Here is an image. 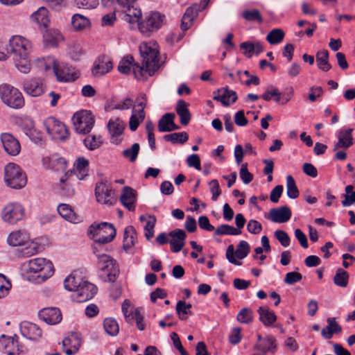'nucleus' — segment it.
<instances>
[{"label":"nucleus","mask_w":355,"mask_h":355,"mask_svg":"<svg viewBox=\"0 0 355 355\" xmlns=\"http://www.w3.org/2000/svg\"><path fill=\"white\" fill-rule=\"evenodd\" d=\"M28 272L36 283H42L54 273L52 262L45 258L37 257L28 261Z\"/></svg>","instance_id":"1"},{"label":"nucleus","mask_w":355,"mask_h":355,"mask_svg":"<svg viewBox=\"0 0 355 355\" xmlns=\"http://www.w3.org/2000/svg\"><path fill=\"white\" fill-rule=\"evenodd\" d=\"M87 232L89 234L92 235V239L95 242L101 244L111 242L116 236L114 225L106 222L91 225Z\"/></svg>","instance_id":"2"},{"label":"nucleus","mask_w":355,"mask_h":355,"mask_svg":"<svg viewBox=\"0 0 355 355\" xmlns=\"http://www.w3.org/2000/svg\"><path fill=\"white\" fill-rule=\"evenodd\" d=\"M4 173L5 182L11 189H19L26 184V176L18 165L14 163L8 164Z\"/></svg>","instance_id":"3"},{"label":"nucleus","mask_w":355,"mask_h":355,"mask_svg":"<svg viewBox=\"0 0 355 355\" xmlns=\"http://www.w3.org/2000/svg\"><path fill=\"white\" fill-rule=\"evenodd\" d=\"M140 53L142 57L143 64L145 65V71L151 76L159 69V51L155 46L148 44H144L140 46Z\"/></svg>","instance_id":"4"},{"label":"nucleus","mask_w":355,"mask_h":355,"mask_svg":"<svg viewBox=\"0 0 355 355\" xmlns=\"http://www.w3.org/2000/svg\"><path fill=\"white\" fill-rule=\"evenodd\" d=\"M165 16L159 12L146 13L144 19L138 23V28L142 34L150 36L152 33L161 28Z\"/></svg>","instance_id":"5"},{"label":"nucleus","mask_w":355,"mask_h":355,"mask_svg":"<svg viewBox=\"0 0 355 355\" xmlns=\"http://www.w3.org/2000/svg\"><path fill=\"white\" fill-rule=\"evenodd\" d=\"M0 96L2 101L13 109L21 108L24 105V99L21 93L9 85L0 86Z\"/></svg>","instance_id":"6"},{"label":"nucleus","mask_w":355,"mask_h":355,"mask_svg":"<svg viewBox=\"0 0 355 355\" xmlns=\"http://www.w3.org/2000/svg\"><path fill=\"white\" fill-rule=\"evenodd\" d=\"M97 258L99 268L107 275L105 281L114 282L119 273L116 261L105 254H98Z\"/></svg>","instance_id":"7"},{"label":"nucleus","mask_w":355,"mask_h":355,"mask_svg":"<svg viewBox=\"0 0 355 355\" xmlns=\"http://www.w3.org/2000/svg\"><path fill=\"white\" fill-rule=\"evenodd\" d=\"M72 119L76 130L80 134L89 133L94 123L92 113L87 110L76 112Z\"/></svg>","instance_id":"8"},{"label":"nucleus","mask_w":355,"mask_h":355,"mask_svg":"<svg viewBox=\"0 0 355 355\" xmlns=\"http://www.w3.org/2000/svg\"><path fill=\"white\" fill-rule=\"evenodd\" d=\"M9 46L14 58L28 56L32 49L31 43L20 35L12 36L9 41Z\"/></svg>","instance_id":"9"},{"label":"nucleus","mask_w":355,"mask_h":355,"mask_svg":"<svg viewBox=\"0 0 355 355\" xmlns=\"http://www.w3.org/2000/svg\"><path fill=\"white\" fill-rule=\"evenodd\" d=\"M24 215L23 207L17 202H10L3 209L1 217L4 222L15 224L22 219Z\"/></svg>","instance_id":"10"},{"label":"nucleus","mask_w":355,"mask_h":355,"mask_svg":"<svg viewBox=\"0 0 355 355\" xmlns=\"http://www.w3.org/2000/svg\"><path fill=\"white\" fill-rule=\"evenodd\" d=\"M77 182L78 180L74 178L73 171H67L57 184L59 194L64 197L73 196L75 194L74 184Z\"/></svg>","instance_id":"11"},{"label":"nucleus","mask_w":355,"mask_h":355,"mask_svg":"<svg viewBox=\"0 0 355 355\" xmlns=\"http://www.w3.org/2000/svg\"><path fill=\"white\" fill-rule=\"evenodd\" d=\"M97 293V287L87 281L79 283L78 288L75 289L72 297L77 302H84L91 300Z\"/></svg>","instance_id":"12"},{"label":"nucleus","mask_w":355,"mask_h":355,"mask_svg":"<svg viewBox=\"0 0 355 355\" xmlns=\"http://www.w3.org/2000/svg\"><path fill=\"white\" fill-rule=\"evenodd\" d=\"M44 125L49 135L57 139H65L69 132L65 125L55 117H49L44 122Z\"/></svg>","instance_id":"13"},{"label":"nucleus","mask_w":355,"mask_h":355,"mask_svg":"<svg viewBox=\"0 0 355 355\" xmlns=\"http://www.w3.org/2000/svg\"><path fill=\"white\" fill-rule=\"evenodd\" d=\"M136 0H119V5L125 14V20L130 24L140 21L142 13L140 8L135 6Z\"/></svg>","instance_id":"14"},{"label":"nucleus","mask_w":355,"mask_h":355,"mask_svg":"<svg viewBox=\"0 0 355 355\" xmlns=\"http://www.w3.org/2000/svg\"><path fill=\"white\" fill-rule=\"evenodd\" d=\"M95 195L97 201L103 205L112 206L116 201L110 187L102 182L96 186Z\"/></svg>","instance_id":"15"},{"label":"nucleus","mask_w":355,"mask_h":355,"mask_svg":"<svg viewBox=\"0 0 355 355\" xmlns=\"http://www.w3.org/2000/svg\"><path fill=\"white\" fill-rule=\"evenodd\" d=\"M39 318L48 324L54 325L62 320V314L58 308L48 307L40 310L38 313Z\"/></svg>","instance_id":"16"},{"label":"nucleus","mask_w":355,"mask_h":355,"mask_svg":"<svg viewBox=\"0 0 355 355\" xmlns=\"http://www.w3.org/2000/svg\"><path fill=\"white\" fill-rule=\"evenodd\" d=\"M1 140L5 151L8 155L15 156L19 153L21 150L20 144L11 134H2Z\"/></svg>","instance_id":"17"},{"label":"nucleus","mask_w":355,"mask_h":355,"mask_svg":"<svg viewBox=\"0 0 355 355\" xmlns=\"http://www.w3.org/2000/svg\"><path fill=\"white\" fill-rule=\"evenodd\" d=\"M168 236L172 237L169 241L171 251L175 253L181 251L185 245L186 232L181 229H175L170 232Z\"/></svg>","instance_id":"18"},{"label":"nucleus","mask_w":355,"mask_h":355,"mask_svg":"<svg viewBox=\"0 0 355 355\" xmlns=\"http://www.w3.org/2000/svg\"><path fill=\"white\" fill-rule=\"evenodd\" d=\"M291 211L287 206L272 208L269 211L268 218L274 223H286L291 217Z\"/></svg>","instance_id":"19"},{"label":"nucleus","mask_w":355,"mask_h":355,"mask_svg":"<svg viewBox=\"0 0 355 355\" xmlns=\"http://www.w3.org/2000/svg\"><path fill=\"white\" fill-rule=\"evenodd\" d=\"M214 100L220 101L224 106H229L231 103L236 102L237 94L236 92L227 88L218 89L214 92Z\"/></svg>","instance_id":"20"},{"label":"nucleus","mask_w":355,"mask_h":355,"mask_svg":"<svg viewBox=\"0 0 355 355\" xmlns=\"http://www.w3.org/2000/svg\"><path fill=\"white\" fill-rule=\"evenodd\" d=\"M52 67L55 75L57 77V80L60 82H69L75 80L78 78L77 73H71L69 67H63L60 69L58 62L56 60L52 61Z\"/></svg>","instance_id":"21"},{"label":"nucleus","mask_w":355,"mask_h":355,"mask_svg":"<svg viewBox=\"0 0 355 355\" xmlns=\"http://www.w3.org/2000/svg\"><path fill=\"white\" fill-rule=\"evenodd\" d=\"M198 7L197 3H194L186 10L181 22V29L183 31H187L192 26L193 21L197 18L199 12L201 11L200 8Z\"/></svg>","instance_id":"22"},{"label":"nucleus","mask_w":355,"mask_h":355,"mask_svg":"<svg viewBox=\"0 0 355 355\" xmlns=\"http://www.w3.org/2000/svg\"><path fill=\"white\" fill-rule=\"evenodd\" d=\"M352 128L340 130L338 135V141L335 144L333 150L337 151L339 148L347 149L353 144Z\"/></svg>","instance_id":"23"},{"label":"nucleus","mask_w":355,"mask_h":355,"mask_svg":"<svg viewBox=\"0 0 355 355\" xmlns=\"http://www.w3.org/2000/svg\"><path fill=\"white\" fill-rule=\"evenodd\" d=\"M137 200L136 191L130 187H124L122 189V194L120 197L121 204L129 211H134L135 202Z\"/></svg>","instance_id":"24"},{"label":"nucleus","mask_w":355,"mask_h":355,"mask_svg":"<svg viewBox=\"0 0 355 355\" xmlns=\"http://www.w3.org/2000/svg\"><path fill=\"white\" fill-rule=\"evenodd\" d=\"M125 123L119 118L114 120L110 119L107 123V129L110 134L112 137V143L119 144L121 142V139H119L117 137L122 135L125 128Z\"/></svg>","instance_id":"25"},{"label":"nucleus","mask_w":355,"mask_h":355,"mask_svg":"<svg viewBox=\"0 0 355 355\" xmlns=\"http://www.w3.org/2000/svg\"><path fill=\"white\" fill-rule=\"evenodd\" d=\"M24 90L27 94L33 97L39 96L44 92L43 80L35 78L26 81L24 84Z\"/></svg>","instance_id":"26"},{"label":"nucleus","mask_w":355,"mask_h":355,"mask_svg":"<svg viewBox=\"0 0 355 355\" xmlns=\"http://www.w3.org/2000/svg\"><path fill=\"white\" fill-rule=\"evenodd\" d=\"M62 345L63 347L69 346V348L66 349L64 352L67 355H72L79 350L81 346V338L78 334L72 332L69 337L62 340Z\"/></svg>","instance_id":"27"},{"label":"nucleus","mask_w":355,"mask_h":355,"mask_svg":"<svg viewBox=\"0 0 355 355\" xmlns=\"http://www.w3.org/2000/svg\"><path fill=\"white\" fill-rule=\"evenodd\" d=\"M175 115L174 113L164 114L158 121V130L159 132H171L178 130L179 126L174 123Z\"/></svg>","instance_id":"28"},{"label":"nucleus","mask_w":355,"mask_h":355,"mask_svg":"<svg viewBox=\"0 0 355 355\" xmlns=\"http://www.w3.org/2000/svg\"><path fill=\"white\" fill-rule=\"evenodd\" d=\"M28 234L22 230H17L11 232L8 239L7 242L9 245L17 247L26 245L29 241Z\"/></svg>","instance_id":"29"},{"label":"nucleus","mask_w":355,"mask_h":355,"mask_svg":"<svg viewBox=\"0 0 355 355\" xmlns=\"http://www.w3.org/2000/svg\"><path fill=\"white\" fill-rule=\"evenodd\" d=\"M21 332L29 340H37L42 336V329L32 322H24L21 327Z\"/></svg>","instance_id":"30"},{"label":"nucleus","mask_w":355,"mask_h":355,"mask_svg":"<svg viewBox=\"0 0 355 355\" xmlns=\"http://www.w3.org/2000/svg\"><path fill=\"white\" fill-rule=\"evenodd\" d=\"M254 349L266 354L268 352L274 354L277 349L276 339L272 336H266L261 343H256Z\"/></svg>","instance_id":"31"},{"label":"nucleus","mask_w":355,"mask_h":355,"mask_svg":"<svg viewBox=\"0 0 355 355\" xmlns=\"http://www.w3.org/2000/svg\"><path fill=\"white\" fill-rule=\"evenodd\" d=\"M45 29V31L43 33L44 46L46 47L56 46L58 42L62 40V35L56 29Z\"/></svg>","instance_id":"32"},{"label":"nucleus","mask_w":355,"mask_h":355,"mask_svg":"<svg viewBox=\"0 0 355 355\" xmlns=\"http://www.w3.org/2000/svg\"><path fill=\"white\" fill-rule=\"evenodd\" d=\"M89 161L84 157H78L72 171L74 173V178L78 180H83L87 175Z\"/></svg>","instance_id":"33"},{"label":"nucleus","mask_w":355,"mask_h":355,"mask_svg":"<svg viewBox=\"0 0 355 355\" xmlns=\"http://www.w3.org/2000/svg\"><path fill=\"white\" fill-rule=\"evenodd\" d=\"M189 104L184 100L178 101L175 108L178 115L180 116V123L187 125L191 120V114L188 109Z\"/></svg>","instance_id":"34"},{"label":"nucleus","mask_w":355,"mask_h":355,"mask_svg":"<svg viewBox=\"0 0 355 355\" xmlns=\"http://www.w3.org/2000/svg\"><path fill=\"white\" fill-rule=\"evenodd\" d=\"M257 312L259 315V320L266 327L271 326L277 320L276 315L273 311H270L268 306H260Z\"/></svg>","instance_id":"35"},{"label":"nucleus","mask_w":355,"mask_h":355,"mask_svg":"<svg viewBox=\"0 0 355 355\" xmlns=\"http://www.w3.org/2000/svg\"><path fill=\"white\" fill-rule=\"evenodd\" d=\"M136 240V231L132 226H128L124 231L123 248L125 251L129 250Z\"/></svg>","instance_id":"36"},{"label":"nucleus","mask_w":355,"mask_h":355,"mask_svg":"<svg viewBox=\"0 0 355 355\" xmlns=\"http://www.w3.org/2000/svg\"><path fill=\"white\" fill-rule=\"evenodd\" d=\"M58 212L64 219L72 223H77L78 217L73 211L71 207L67 204H60L58 207Z\"/></svg>","instance_id":"37"},{"label":"nucleus","mask_w":355,"mask_h":355,"mask_svg":"<svg viewBox=\"0 0 355 355\" xmlns=\"http://www.w3.org/2000/svg\"><path fill=\"white\" fill-rule=\"evenodd\" d=\"M329 52L327 50H322L318 51L316 53V63L318 67L323 71H328L331 69V65L329 62Z\"/></svg>","instance_id":"38"},{"label":"nucleus","mask_w":355,"mask_h":355,"mask_svg":"<svg viewBox=\"0 0 355 355\" xmlns=\"http://www.w3.org/2000/svg\"><path fill=\"white\" fill-rule=\"evenodd\" d=\"M48 13L49 11L46 8L40 7L36 12L31 15V18L33 21L43 26L44 28H46L49 21Z\"/></svg>","instance_id":"39"},{"label":"nucleus","mask_w":355,"mask_h":355,"mask_svg":"<svg viewBox=\"0 0 355 355\" xmlns=\"http://www.w3.org/2000/svg\"><path fill=\"white\" fill-rule=\"evenodd\" d=\"M71 24L76 31H83L91 25L89 19L80 14H75L71 19Z\"/></svg>","instance_id":"40"},{"label":"nucleus","mask_w":355,"mask_h":355,"mask_svg":"<svg viewBox=\"0 0 355 355\" xmlns=\"http://www.w3.org/2000/svg\"><path fill=\"white\" fill-rule=\"evenodd\" d=\"M191 304H187L182 300H180L177 302L175 310L181 320H186L187 315H191L193 314L191 311Z\"/></svg>","instance_id":"41"},{"label":"nucleus","mask_w":355,"mask_h":355,"mask_svg":"<svg viewBox=\"0 0 355 355\" xmlns=\"http://www.w3.org/2000/svg\"><path fill=\"white\" fill-rule=\"evenodd\" d=\"M242 17L247 21H257L258 24L263 22V17L260 11L257 9L245 10L242 14Z\"/></svg>","instance_id":"42"},{"label":"nucleus","mask_w":355,"mask_h":355,"mask_svg":"<svg viewBox=\"0 0 355 355\" xmlns=\"http://www.w3.org/2000/svg\"><path fill=\"white\" fill-rule=\"evenodd\" d=\"M112 69V62L107 61L105 62L95 63L92 68V74L95 76H101L109 72Z\"/></svg>","instance_id":"43"},{"label":"nucleus","mask_w":355,"mask_h":355,"mask_svg":"<svg viewBox=\"0 0 355 355\" xmlns=\"http://www.w3.org/2000/svg\"><path fill=\"white\" fill-rule=\"evenodd\" d=\"M284 32L281 28H275L270 31L267 36L266 40L270 44H277L280 43L284 38Z\"/></svg>","instance_id":"44"},{"label":"nucleus","mask_w":355,"mask_h":355,"mask_svg":"<svg viewBox=\"0 0 355 355\" xmlns=\"http://www.w3.org/2000/svg\"><path fill=\"white\" fill-rule=\"evenodd\" d=\"M189 136L187 132H174L164 136V139L166 141H171L173 144L180 143L181 144H184L187 141Z\"/></svg>","instance_id":"45"},{"label":"nucleus","mask_w":355,"mask_h":355,"mask_svg":"<svg viewBox=\"0 0 355 355\" xmlns=\"http://www.w3.org/2000/svg\"><path fill=\"white\" fill-rule=\"evenodd\" d=\"M349 274L342 268H338L334 277V283L340 287H346L348 284Z\"/></svg>","instance_id":"46"},{"label":"nucleus","mask_w":355,"mask_h":355,"mask_svg":"<svg viewBox=\"0 0 355 355\" xmlns=\"http://www.w3.org/2000/svg\"><path fill=\"white\" fill-rule=\"evenodd\" d=\"M286 193L291 199L297 198L300 194L295 180L291 175H288L286 178Z\"/></svg>","instance_id":"47"},{"label":"nucleus","mask_w":355,"mask_h":355,"mask_svg":"<svg viewBox=\"0 0 355 355\" xmlns=\"http://www.w3.org/2000/svg\"><path fill=\"white\" fill-rule=\"evenodd\" d=\"M236 320L243 324L251 323L253 320L252 310L246 307L241 309L237 314Z\"/></svg>","instance_id":"48"},{"label":"nucleus","mask_w":355,"mask_h":355,"mask_svg":"<svg viewBox=\"0 0 355 355\" xmlns=\"http://www.w3.org/2000/svg\"><path fill=\"white\" fill-rule=\"evenodd\" d=\"M105 331L110 336H116L119 333V327L117 322L112 318H106L103 322Z\"/></svg>","instance_id":"49"},{"label":"nucleus","mask_w":355,"mask_h":355,"mask_svg":"<svg viewBox=\"0 0 355 355\" xmlns=\"http://www.w3.org/2000/svg\"><path fill=\"white\" fill-rule=\"evenodd\" d=\"M241 231L229 225H220L215 230L214 234L220 235H239Z\"/></svg>","instance_id":"50"},{"label":"nucleus","mask_w":355,"mask_h":355,"mask_svg":"<svg viewBox=\"0 0 355 355\" xmlns=\"http://www.w3.org/2000/svg\"><path fill=\"white\" fill-rule=\"evenodd\" d=\"M134 58L131 55L124 57L119 64L118 70L124 74H128L132 67Z\"/></svg>","instance_id":"51"},{"label":"nucleus","mask_w":355,"mask_h":355,"mask_svg":"<svg viewBox=\"0 0 355 355\" xmlns=\"http://www.w3.org/2000/svg\"><path fill=\"white\" fill-rule=\"evenodd\" d=\"M49 160L52 167L55 171H63L67 168V161L63 157H58L57 155H51L49 157Z\"/></svg>","instance_id":"52"},{"label":"nucleus","mask_w":355,"mask_h":355,"mask_svg":"<svg viewBox=\"0 0 355 355\" xmlns=\"http://www.w3.org/2000/svg\"><path fill=\"white\" fill-rule=\"evenodd\" d=\"M140 146L137 143H135L130 148H127L122 152L124 157L130 159V162H135L139 152Z\"/></svg>","instance_id":"53"},{"label":"nucleus","mask_w":355,"mask_h":355,"mask_svg":"<svg viewBox=\"0 0 355 355\" xmlns=\"http://www.w3.org/2000/svg\"><path fill=\"white\" fill-rule=\"evenodd\" d=\"M85 146L89 150H94L101 146L102 140L101 137L89 135L84 139Z\"/></svg>","instance_id":"54"},{"label":"nucleus","mask_w":355,"mask_h":355,"mask_svg":"<svg viewBox=\"0 0 355 355\" xmlns=\"http://www.w3.org/2000/svg\"><path fill=\"white\" fill-rule=\"evenodd\" d=\"M250 251V247L248 242L241 241L235 251V256L240 259H244L247 257Z\"/></svg>","instance_id":"55"},{"label":"nucleus","mask_w":355,"mask_h":355,"mask_svg":"<svg viewBox=\"0 0 355 355\" xmlns=\"http://www.w3.org/2000/svg\"><path fill=\"white\" fill-rule=\"evenodd\" d=\"M15 66L17 68L24 73H28L31 69V64L28 56L25 58H15Z\"/></svg>","instance_id":"56"},{"label":"nucleus","mask_w":355,"mask_h":355,"mask_svg":"<svg viewBox=\"0 0 355 355\" xmlns=\"http://www.w3.org/2000/svg\"><path fill=\"white\" fill-rule=\"evenodd\" d=\"M239 175L244 184H248L253 180V175L249 172L248 169V164L245 163L241 165Z\"/></svg>","instance_id":"57"},{"label":"nucleus","mask_w":355,"mask_h":355,"mask_svg":"<svg viewBox=\"0 0 355 355\" xmlns=\"http://www.w3.org/2000/svg\"><path fill=\"white\" fill-rule=\"evenodd\" d=\"M10 344H11L12 347H15L16 350L15 351L13 349L12 351H10V350L6 349V353L8 354V355H14L15 354V352L22 353L25 351L24 349L23 346L19 345L18 338L17 336L13 337L12 338H9L8 340V344L6 345V347L7 348L8 345H10Z\"/></svg>","instance_id":"58"},{"label":"nucleus","mask_w":355,"mask_h":355,"mask_svg":"<svg viewBox=\"0 0 355 355\" xmlns=\"http://www.w3.org/2000/svg\"><path fill=\"white\" fill-rule=\"evenodd\" d=\"M79 283L82 282H79V279H76L74 276L69 275L65 279L64 285L67 290L74 292L75 289L78 288Z\"/></svg>","instance_id":"59"},{"label":"nucleus","mask_w":355,"mask_h":355,"mask_svg":"<svg viewBox=\"0 0 355 355\" xmlns=\"http://www.w3.org/2000/svg\"><path fill=\"white\" fill-rule=\"evenodd\" d=\"M302 279V275L298 272H289L286 274L284 278L285 284L293 285Z\"/></svg>","instance_id":"60"},{"label":"nucleus","mask_w":355,"mask_h":355,"mask_svg":"<svg viewBox=\"0 0 355 355\" xmlns=\"http://www.w3.org/2000/svg\"><path fill=\"white\" fill-rule=\"evenodd\" d=\"M131 303L129 300H125L121 306L122 312L125 318V320L128 322H132L133 321L134 311H129L128 309L130 307Z\"/></svg>","instance_id":"61"},{"label":"nucleus","mask_w":355,"mask_h":355,"mask_svg":"<svg viewBox=\"0 0 355 355\" xmlns=\"http://www.w3.org/2000/svg\"><path fill=\"white\" fill-rule=\"evenodd\" d=\"M275 236L283 247H288L290 245L291 239L286 232L278 230L275 231Z\"/></svg>","instance_id":"62"},{"label":"nucleus","mask_w":355,"mask_h":355,"mask_svg":"<svg viewBox=\"0 0 355 355\" xmlns=\"http://www.w3.org/2000/svg\"><path fill=\"white\" fill-rule=\"evenodd\" d=\"M99 0H75V3L78 8L85 9H92L98 5Z\"/></svg>","instance_id":"63"},{"label":"nucleus","mask_w":355,"mask_h":355,"mask_svg":"<svg viewBox=\"0 0 355 355\" xmlns=\"http://www.w3.org/2000/svg\"><path fill=\"white\" fill-rule=\"evenodd\" d=\"M327 322L328 324L327 326V330L331 331L333 335L341 332L342 327L336 322L335 318H329Z\"/></svg>","instance_id":"64"}]
</instances>
